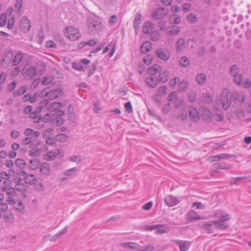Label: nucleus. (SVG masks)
Here are the masks:
<instances>
[{"mask_svg":"<svg viewBox=\"0 0 251 251\" xmlns=\"http://www.w3.org/2000/svg\"><path fill=\"white\" fill-rule=\"evenodd\" d=\"M167 14V10L165 8L159 7L154 11L152 17L154 19H159Z\"/></svg>","mask_w":251,"mask_h":251,"instance_id":"dca6fc26","label":"nucleus"},{"mask_svg":"<svg viewBox=\"0 0 251 251\" xmlns=\"http://www.w3.org/2000/svg\"><path fill=\"white\" fill-rule=\"evenodd\" d=\"M35 176L32 174H27L24 177L25 182L26 184H33L35 182Z\"/></svg>","mask_w":251,"mask_h":251,"instance_id":"f704fd0d","label":"nucleus"},{"mask_svg":"<svg viewBox=\"0 0 251 251\" xmlns=\"http://www.w3.org/2000/svg\"><path fill=\"white\" fill-rule=\"evenodd\" d=\"M72 67L78 71H85L83 69L82 65L79 63L73 62L72 64Z\"/></svg>","mask_w":251,"mask_h":251,"instance_id":"09e8293b","label":"nucleus"},{"mask_svg":"<svg viewBox=\"0 0 251 251\" xmlns=\"http://www.w3.org/2000/svg\"><path fill=\"white\" fill-rule=\"evenodd\" d=\"M200 226L208 234L214 233L216 230H224L228 227L227 225L218 222V220L203 222L200 224Z\"/></svg>","mask_w":251,"mask_h":251,"instance_id":"f03ea898","label":"nucleus"},{"mask_svg":"<svg viewBox=\"0 0 251 251\" xmlns=\"http://www.w3.org/2000/svg\"><path fill=\"white\" fill-rule=\"evenodd\" d=\"M168 73L167 72H164L163 73H161L159 74V77L160 79L159 81H161V82L165 83L168 80Z\"/></svg>","mask_w":251,"mask_h":251,"instance_id":"3c124183","label":"nucleus"},{"mask_svg":"<svg viewBox=\"0 0 251 251\" xmlns=\"http://www.w3.org/2000/svg\"><path fill=\"white\" fill-rule=\"evenodd\" d=\"M202 115L205 120L208 121H211L212 120V114L210 110L203 107L202 108Z\"/></svg>","mask_w":251,"mask_h":251,"instance_id":"7c9ffc66","label":"nucleus"},{"mask_svg":"<svg viewBox=\"0 0 251 251\" xmlns=\"http://www.w3.org/2000/svg\"><path fill=\"white\" fill-rule=\"evenodd\" d=\"M15 23V18L13 16L9 17L7 23V28L8 29H12Z\"/></svg>","mask_w":251,"mask_h":251,"instance_id":"5fc2aeb1","label":"nucleus"},{"mask_svg":"<svg viewBox=\"0 0 251 251\" xmlns=\"http://www.w3.org/2000/svg\"><path fill=\"white\" fill-rule=\"evenodd\" d=\"M235 96L236 97V100H238L239 102H240L241 103H243L244 102L246 97L245 95L244 94H239L235 93Z\"/></svg>","mask_w":251,"mask_h":251,"instance_id":"4d7b16f0","label":"nucleus"},{"mask_svg":"<svg viewBox=\"0 0 251 251\" xmlns=\"http://www.w3.org/2000/svg\"><path fill=\"white\" fill-rule=\"evenodd\" d=\"M164 202L167 205L171 207L176 205L179 202V201L177 198L172 195H168L165 197Z\"/></svg>","mask_w":251,"mask_h":251,"instance_id":"a211bd4d","label":"nucleus"},{"mask_svg":"<svg viewBox=\"0 0 251 251\" xmlns=\"http://www.w3.org/2000/svg\"><path fill=\"white\" fill-rule=\"evenodd\" d=\"M171 24H178L181 22V18L176 14L171 15L169 18Z\"/></svg>","mask_w":251,"mask_h":251,"instance_id":"c9c22d12","label":"nucleus"},{"mask_svg":"<svg viewBox=\"0 0 251 251\" xmlns=\"http://www.w3.org/2000/svg\"><path fill=\"white\" fill-rule=\"evenodd\" d=\"M60 154V150H57L56 151H49L44 155V159L47 161H51L54 160L57 155Z\"/></svg>","mask_w":251,"mask_h":251,"instance_id":"aec40b11","label":"nucleus"},{"mask_svg":"<svg viewBox=\"0 0 251 251\" xmlns=\"http://www.w3.org/2000/svg\"><path fill=\"white\" fill-rule=\"evenodd\" d=\"M243 86L246 89L250 88L251 87V81L250 79H246L243 83Z\"/></svg>","mask_w":251,"mask_h":251,"instance_id":"774afa93","label":"nucleus"},{"mask_svg":"<svg viewBox=\"0 0 251 251\" xmlns=\"http://www.w3.org/2000/svg\"><path fill=\"white\" fill-rule=\"evenodd\" d=\"M206 76L205 75L201 74L199 75L196 77L197 82L199 85H203L206 80Z\"/></svg>","mask_w":251,"mask_h":251,"instance_id":"e433bc0d","label":"nucleus"},{"mask_svg":"<svg viewBox=\"0 0 251 251\" xmlns=\"http://www.w3.org/2000/svg\"><path fill=\"white\" fill-rule=\"evenodd\" d=\"M39 170L41 174L46 176H49L51 172L49 164L47 163H42L39 166Z\"/></svg>","mask_w":251,"mask_h":251,"instance_id":"f3484780","label":"nucleus"},{"mask_svg":"<svg viewBox=\"0 0 251 251\" xmlns=\"http://www.w3.org/2000/svg\"><path fill=\"white\" fill-rule=\"evenodd\" d=\"M188 117L187 111L183 109L181 113L177 116V118L181 120H185L187 119Z\"/></svg>","mask_w":251,"mask_h":251,"instance_id":"13d9d810","label":"nucleus"},{"mask_svg":"<svg viewBox=\"0 0 251 251\" xmlns=\"http://www.w3.org/2000/svg\"><path fill=\"white\" fill-rule=\"evenodd\" d=\"M40 94L42 97L47 98L49 100H53L62 96L63 94V92L60 88L51 90L45 89L41 92Z\"/></svg>","mask_w":251,"mask_h":251,"instance_id":"20e7f679","label":"nucleus"},{"mask_svg":"<svg viewBox=\"0 0 251 251\" xmlns=\"http://www.w3.org/2000/svg\"><path fill=\"white\" fill-rule=\"evenodd\" d=\"M87 26L89 30L92 31H100L102 28L101 24L93 18H89L87 20Z\"/></svg>","mask_w":251,"mask_h":251,"instance_id":"6e6552de","label":"nucleus"},{"mask_svg":"<svg viewBox=\"0 0 251 251\" xmlns=\"http://www.w3.org/2000/svg\"><path fill=\"white\" fill-rule=\"evenodd\" d=\"M156 226L157 227L155 228V233L157 234H161L169 232L168 227L165 225H156Z\"/></svg>","mask_w":251,"mask_h":251,"instance_id":"b1692460","label":"nucleus"},{"mask_svg":"<svg viewBox=\"0 0 251 251\" xmlns=\"http://www.w3.org/2000/svg\"><path fill=\"white\" fill-rule=\"evenodd\" d=\"M76 172V168L75 167H73L70 169L65 171L63 173V174L65 176H75Z\"/></svg>","mask_w":251,"mask_h":251,"instance_id":"a19ab883","label":"nucleus"},{"mask_svg":"<svg viewBox=\"0 0 251 251\" xmlns=\"http://www.w3.org/2000/svg\"><path fill=\"white\" fill-rule=\"evenodd\" d=\"M42 110V106H39L36 108V109L34 112L30 113V117L34 119L33 122L34 123H38L41 121L42 118L40 116H39L38 115L41 112Z\"/></svg>","mask_w":251,"mask_h":251,"instance_id":"6ab92c4d","label":"nucleus"},{"mask_svg":"<svg viewBox=\"0 0 251 251\" xmlns=\"http://www.w3.org/2000/svg\"><path fill=\"white\" fill-rule=\"evenodd\" d=\"M187 218L188 220L193 221L200 220L201 217L194 210H191L187 213Z\"/></svg>","mask_w":251,"mask_h":251,"instance_id":"393cba45","label":"nucleus"},{"mask_svg":"<svg viewBox=\"0 0 251 251\" xmlns=\"http://www.w3.org/2000/svg\"><path fill=\"white\" fill-rule=\"evenodd\" d=\"M172 242L179 247L180 251H187L191 246V243L187 241L174 240Z\"/></svg>","mask_w":251,"mask_h":251,"instance_id":"ddd939ff","label":"nucleus"},{"mask_svg":"<svg viewBox=\"0 0 251 251\" xmlns=\"http://www.w3.org/2000/svg\"><path fill=\"white\" fill-rule=\"evenodd\" d=\"M46 47L48 48L55 49L56 48V45L52 40H48L46 41Z\"/></svg>","mask_w":251,"mask_h":251,"instance_id":"338daca9","label":"nucleus"},{"mask_svg":"<svg viewBox=\"0 0 251 251\" xmlns=\"http://www.w3.org/2000/svg\"><path fill=\"white\" fill-rule=\"evenodd\" d=\"M5 221L6 223H12L13 222L14 217L11 212H6L3 215Z\"/></svg>","mask_w":251,"mask_h":251,"instance_id":"58836bf2","label":"nucleus"},{"mask_svg":"<svg viewBox=\"0 0 251 251\" xmlns=\"http://www.w3.org/2000/svg\"><path fill=\"white\" fill-rule=\"evenodd\" d=\"M145 81L148 86L154 88L159 83V79L155 74H151L147 75Z\"/></svg>","mask_w":251,"mask_h":251,"instance_id":"0eeeda50","label":"nucleus"},{"mask_svg":"<svg viewBox=\"0 0 251 251\" xmlns=\"http://www.w3.org/2000/svg\"><path fill=\"white\" fill-rule=\"evenodd\" d=\"M33 139V137H26L22 140L21 143L22 145L25 146L30 143Z\"/></svg>","mask_w":251,"mask_h":251,"instance_id":"680f3d73","label":"nucleus"},{"mask_svg":"<svg viewBox=\"0 0 251 251\" xmlns=\"http://www.w3.org/2000/svg\"><path fill=\"white\" fill-rule=\"evenodd\" d=\"M154 28V24L151 22L147 21L145 22L143 25L142 31L146 34L150 33Z\"/></svg>","mask_w":251,"mask_h":251,"instance_id":"412c9836","label":"nucleus"},{"mask_svg":"<svg viewBox=\"0 0 251 251\" xmlns=\"http://www.w3.org/2000/svg\"><path fill=\"white\" fill-rule=\"evenodd\" d=\"M19 26L21 30L25 32L29 31L31 27L29 20L26 17H23L20 21Z\"/></svg>","mask_w":251,"mask_h":251,"instance_id":"f8f14e48","label":"nucleus"},{"mask_svg":"<svg viewBox=\"0 0 251 251\" xmlns=\"http://www.w3.org/2000/svg\"><path fill=\"white\" fill-rule=\"evenodd\" d=\"M122 245L124 248L135 249L136 251H138V250L141 248V246L135 242H126L123 243Z\"/></svg>","mask_w":251,"mask_h":251,"instance_id":"5701e85b","label":"nucleus"},{"mask_svg":"<svg viewBox=\"0 0 251 251\" xmlns=\"http://www.w3.org/2000/svg\"><path fill=\"white\" fill-rule=\"evenodd\" d=\"M153 250V246L151 245H148L143 247H141V248H140L139 250H138V251H152Z\"/></svg>","mask_w":251,"mask_h":251,"instance_id":"bf43d9fd","label":"nucleus"},{"mask_svg":"<svg viewBox=\"0 0 251 251\" xmlns=\"http://www.w3.org/2000/svg\"><path fill=\"white\" fill-rule=\"evenodd\" d=\"M14 171L12 169H9L8 173L5 172H1L0 173V182L1 181V179L4 180H7L9 176H12L14 174Z\"/></svg>","mask_w":251,"mask_h":251,"instance_id":"c756f323","label":"nucleus"},{"mask_svg":"<svg viewBox=\"0 0 251 251\" xmlns=\"http://www.w3.org/2000/svg\"><path fill=\"white\" fill-rule=\"evenodd\" d=\"M41 153V150L38 148H34L28 151L29 155L31 157H36Z\"/></svg>","mask_w":251,"mask_h":251,"instance_id":"4c0bfd02","label":"nucleus"},{"mask_svg":"<svg viewBox=\"0 0 251 251\" xmlns=\"http://www.w3.org/2000/svg\"><path fill=\"white\" fill-rule=\"evenodd\" d=\"M229 73L233 77L235 83L238 86L240 85L243 80V77L242 75L238 73V68L235 65L231 66Z\"/></svg>","mask_w":251,"mask_h":251,"instance_id":"423d86ee","label":"nucleus"},{"mask_svg":"<svg viewBox=\"0 0 251 251\" xmlns=\"http://www.w3.org/2000/svg\"><path fill=\"white\" fill-rule=\"evenodd\" d=\"M26 75L30 78H32L36 75V68L31 67L26 71Z\"/></svg>","mask_w":251,"mask_h":251,"instance_id":"49530a36","label":"nucleus"},{"mask_svg":"<svg viewBox=\"0 0 251 251\" xmlns=\"http://www.w3.org/2000/svg\"><path fill=\"white\" fill-rule=\"evenodd\" d=\"M231 157V155L227 153H222L215 155L211 157V161H216L220 159H226Z\"/></svg>","mask_w":251,"mask_h":251,"instance_id":"c85d7f7f","label":"nucleus"},{"mask_svg":"<svg viewBox=\"0 0 251 251\" xmlns=\"http://www.w3.org/2000/svg\"><path fill=\"white\" fill-rule=\"evenodd\" d=\"M125 108L126 110L128 113H131L133 112L132 105L130 101H128L125 104Z\"/></svg>","mask_w":251,"mask_h":251,"instance_id":"0e129e2a","label":"nucleus"},{"mask_svg":"<svg viewBox=\"0 0 251 251\" xmlns=\"http://www.w3.org/2000/svg\"><path fill=\"white\" fill-rule=\"evenodd\" d=\"M155 54L160 59L165 61L168 60L171 57L170 52L164 49H157L155 51Z\"/></svg>","mask_w":251,"mask_h":251,"instance_id":"9d476101","label":"nucleus"},{"mask_svg":"<svg viewBox=\"0 0 251 251\" xmlns=\"http://www.w3.org/2000/svg\"><path fill=\"white\" fill-rule=\"evenodd\" d=\"M28 168L32 170H36L39 166V161L36 159H31L28 165Z\"/></svg>","mask_w":251,"mask_h":251,"instance_id":"473e14b6","label":"nucleus"},{"mask_svg":"<svg viewBox=\"0 0 251 251\" xmlns=\"http://www.w3.org/2000/svg\"><path fill=\"white\" fill-rule=\"evenodd\" d=\"M26 91V88L25 87H22L19 90L15 91L13 93V95L14 97H17L19 95H23Z\"/></svg>","mask_w":251,"mask_h":251,"instance_id":"6e6d98bb","label":"nucleus"},{"mask_svg":"<svg viewBox=\"0 0 251 251\" xmlns=\"http://www.w3.org/2000/svg\"><path fill=\"white\" fill-rule=\"evenodd\" d=\"M215 119L219 122H221L224 119V115L220 111L217 110V114L215 115Z\"/></svg>","mask_w":251,"mask_h":251,"instance_id":"e2e57ef3","label":"nucleus"},{"mask_svg":"<svg viewBox=\"0 0 251 251\" xmlns=\"http://www.w3.org/2000/svg\"><path fill=\"white\" fill-rule=\"evenodd\" d=\"M180 32V29L177 26H172L170 29L167 31L168 34L170 35H176Z\"/></svg>","mask_w":251,"mask_h":251,"instance_id":"79ce46f5","label":"nucleus"},{"mask_svg":"<svg viewBox=\"0 0 251 251\" xmlns=\"http://www.w3.org/2000/svg\"><path fill=\"white\" fill-rule=\"evenodd\" d=\"M167 87L163 85L160 87L154 93L153 99L157 103H160L161 98L164 97L167 94Z\"/></svg>","mask_w":251,"mask_h":251,"instance_id":"1a4fd4ad","label":"nucleus"},{"mask_svg":"<svg viewBox=\"0 0 251 251\" xmlns=\"http://www.w3.org/2000/svg\"><path fill=\"white\" fill-rule=\"evenodd\" d=\"M141 17L142 15L140 13H137L135 17L133 24V27L135 30H137L138 29L139 26L141 22Z\"/></svg>","mask_w":251,"mask_h":251,"instance_id":"bb28decb","label":"nucleus"},{"mask_svg":"<svg viewBox=\"0 0 251 251\" xmlns=\"http://www.w3.org/2000/svg\"><path fill=\"white\" fill-rule=\"evenodd\" d=\"M203 100L205 102L210 103L212 101V97L209 93H204L202 96Z\"/></svg>","mask_w":251,"mask_h":251,"instance_id":"603ef678","label":"nucleus"},{"mask_svg":"<svg viewBox=\"0 0 251 251\" xmlns=\"http://www.w3.org/2000/svg\"><path fill=\"white\" fill-rule=\"evenodd\" d=\"M189 115L190 119L193 122H197L199 121L200 119L199 113L196 107L191 106L189 108Z\"/></svg>","mask_w":251,"mask_h":251,"instance_id":"2eb2a0df","label":"nucleus"},{"mask_svg":"<svg viewBox=\"0 0 251 251\" xmlns=\"http://www.w3.org/2000/svg\"><path fill=\"white\" fill-rule=\"evenodd\" d=\"M189 60L185 56L182 57L179 60V64L182 67H187L189 65Z\"/></svg>","mask_w":251,"mask_h":251,"instance_id":"de8ad7c7","label":"nucleus"},{"mask_svg":"<svg viewBox=\"0 0 251 251\" xmlns=\"http://www.w3.org/2000/svg\"><path fill=\"white\" fill-rule=\"evenodd\" d=\"M188 86L189 84L188 82L185 80H183L179 84L178 91L181 92H183L188 89Z\"/></svg>","mask_w":251,"mask_h":251,"instance_id":"ea45409f","label":"nucleus"},{"mask_svg":"<svg viewBox=\"0 0 251 251\" xmlns=\"http://www.w3.org/2000/svg\"><path fill=\"white\" fill-rule=\"evenodd\" d=\"M37 98V96L36 94L34 95L33 96L26 95L23 97V99L24 101L29 100L30 102L33 103L36 100Z\"/></svg>","mask_w":251,"mask_h":251,"instance_id":"a18cd8bd","label":"nucleus"},{"mask_svg":"<svg viewBox=\"0 0 251 251\" xmlns=\"http://www.w3.org/2000/svg\"><path fill=\"white\" fill-rule=\"evenodd\" d=\"M2 191L6 192V194L8 196H14L15 194V189L12 187L6 188L5 186H3L2 187Z\"/></svg>","mask_w":251,"mask_h":251,"instance_id":"37998d69","label":"nucleus"},{"mask_svg":"<svg viewBox=\"0 0 251 251\" xmlns=\"http://www.w3.org/2000/svg\"><path fill=\"white\" fill-rule=\"evenodd\" d=\"M53 77L51 76H45L42 78V84L44 85H47L51 84L53 81Z\"/></svg>","mask_w":251,"mask_h":251,"instance_id":"c03bdc74","label":"nucleus"},{"mask_svg":"<svg viewBox=\"0 0 251 251\" xmlns=\"http://www.w3.org/2000/svg\"><path fill=\"white\" fill-rule=\"evenodd\" d=\"M13 204L14 209L17 211H22L24 208V205L21 200L15 201Z\"/></svg>","mask_w":251,"mask_h":251,"instance_id":"2f4dec72","label":"nucleus"},{"mask_svg":"<svg viewBox=\"0 0 251 251\" xmlns=\"http://www.w3.org/2000/svg\"><path fill=\"white\" fill-rule=\"evenodd\" d=\"M188 20L191 23H195L197 21V18L194 14H190L187 16Z\"/></svg>","mask_w":251,"mask_h":251,"instance_id":"69168bd1","label":"nucleus"},{"mask_svg":"<svg viewBox=\"0 0 251 251\" xmlns=\"http://www.w3.org/2000/svg\"><path fill=\"white\" fill-rule=\"evenodd\" d=\"M151 40L156 41L159 39L160 35L158 31H151Z\"/></svg>","mask_w":251,"mask_h":251,"instance_id":"8fccbe9b","label":"nucleus"},{"mask_svg":"<svg viewBox=\"0 0 251 251\" xmlns=\"http://www.w3.org/2000/svg\"><path fill=\"white\" fill-rule=\"evenodd\" d=\"M23 0H16L15 4L14 10L18 16H20L22 10H21Z\"/></svg>","mask_w":251,"mask_h":251,"instance_id":"72a5a7b5","label":"nucleus"},{"mask_svg":"<svg viewBox=\"0 0 251 251\" xmlns=\"http://www.w3.org/2000/svg\"><path fill=\"white\" fill-rule=\"evenodd\" d=\"M151 47V44L149 41H146L143 43L141 47V51L143 53H146L149 51Z\"/></svg>","mask_w":251,"mask_h":251,"instance_id":"cd10ccee","label":"nucleus"},{"mask_svg":"<svg viewBox=\"0 0 251 251\" xmlns=\"http://www.w3.org/2000/svg\"><path fill=\"white\" fill-rule=\"evenodd\" d=\"M15 190L23 192L26 190V186L23 183L16 184L15 186Z\"/></svg>","mask_w":251,"mask_h":251,"instance_id":"864d4df0","label":"nucleus"},{"mask_svg":"<svg viewBox=\"0 0 251 251\" xmlns=\"http://www.w3.org/2000/svg\"><path fill=\"white\" fill-rule=\"evenodd\" d=\"M20 68L19 67H16L11 71L10 75L12 77H16L19 73Z\"/></svg>","mask_w":251,"mask_h":251,"instance_id":"052dcab7","label":"nucleus"},{"mask_svg":"<svg viewBox=\"0 0 251 251\" xmlns=\"http://www.w3.org/2000/svg\"><path fill=\"white\" fill-rule=\"evenodd\" d=\"M13 57V52L11 50H6L3 55V61L8 63L11 61Z\"/></svg>","mask_w":251,"mask_h":251,"instance_id":"a878e982","label":"nucleus"},{"mask_svg":"<svg viewBox=\"0 0 251 251\" xmlns=\"http://www.w3.org/2000/svg\"><path fill=\"white\" fill-rule=\"evenodd\" d=\"M24 56V54L22 52H17L14 56L12 62V66H16L18 65L22 60Z\"/></svg>","mask_w":251,"mask_h":251,"instance_id":"4be33fe9","label":"nucleus"},{"mask_svg":"<svg viewBox=\"0 0 251 251\" xmlns=\"http://www.w3.org/2000/svg\"><path fill=\"white\" fill-rule=\"evenodd\" d=\"M66 36L71 41H76L81 37V34L78 29L74 26H68L66 28Z\"/></svg>","mask_w":251,"mask_h":251,"instance_id":"39448f33","label":"nucleus"},{"mask_svg":"<svg viewBox=\"0 0 251 251\" xmlns=\"http://www.w3.org/2000/svg\"><path fill=\"white\" fill-rule=\"evenodd\" d=\"M63 105L59 102H52L50 103L48 109L49 113L45 114L42 119L45 123L51 122L52 125L59 126L63 124L61 117L64 115V112L60 109Z\"/></svg>","mask_w":251,"mask_h":251,"instance_id":"f257e3e1","label":"nucleus"},{"mask_svg":"<svg viewBox=\"0 0 251 251\" xmlns=\"http://www.w3.org/2000/svg\"><path fill=\"white\" fill-rule=\"evenodd\" d=\"M214 218L220 219L218 222L224 224L226 221L230 219V215L223 210H218L215 212L213 215Z\"/></svg>","mask_w":251,"mask_h":251,"instance_id":"9b49d317","label":"nucleus"},{"mask_svg":"<svg viewBox=\"0 0 251 251\" xmlns=\"http://www.w3.org/2000/svg\"><path fill=\"white\" fill-rule=\"evenodd\" d=\"M217 100L218 104L222 105V107L224 110H227L231 103L230 90L227 88L223 89L221 94L217 97Z\"/></svg>","mask_w":251,"mask_h":251,"instance_id":"7ed1b4c3","label":"nucleus"},{"mask_svg":"<svg viewBox=\"0 0 251 251\" xmlns=\"http://www.w3.org/2000/svg\"><path fill=\"white\" fill-rule=\"evenodd\" d=\"M175 46L176 52L178 53H181L186 48L187 44L184 39L182 37H180L176 41Z\"/></svg>","mask_w":251,"mask_h":251,"instance_id":"4468645a","label":"nucleus"}]
</instances>
